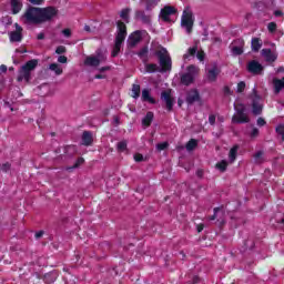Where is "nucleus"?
I'll list each match as a JSON object with an SVG mask.
<instances>
[{
	"mask_svg": "<svg viewBox=\"0 0 284 284\" xmlns=\"http://www.w3.org/2000/svg\"><path fill=\"white\" fill-rule=\"evenodd\" d=\"M155 55L159 59L160 67L154 63L145 64V72H169V70H172V58H170L168 49L160 47L155 51Z\"/></svg>",
	"mask_w": 284,
	"mask_h": 284,
	"instance_id": "nucleus-1",
	"label": "nucleus"
},
{
	"mask_svg": "<svg viewBox=\"0 0 284 284\" xmlns=\"http://www.w3.org/2000/svg\"><path fill=\"white\" fill-rule=\"evenodd\" d=\"M125 37H128V28L125 23L122 21H118V34L115 37V44L112 51V57H118L119 52H121V45L125 41Z\"/></svg>",
	"mask_w": 284,
	"mask_h": 284,
	"instance_id": "nucleus-2",
	"label": "nucleus"
},
{
	"mask_svg": "<svg viewBox=\"0 0 284 284\" xmlns=\"http://www.w3.org/2000/svg\"><path fill=\"white\" fill-rule=\"evenodd\" d=\"M21 21L27 23V24L33 23L36 26L41 23V11H40V8L29 7L24 11V13L22 14Z\"/></svg>",
	"mask_w": 284,
	"mask_h": 284,
	"instance_id": "nucleus-3",
	"label": "nucleus"
},
{
	"mask_svg": "<svg viewBox=\"0 0 284 284\" xmlns=\"http://www.w3.org/2000/svg\"><path fill=\"white\" fill-rule=\"evenodd\" d=\"M37 65H39L38 60H30L24 65H22L18 74V81H26L27 83H30L32 70H34Z\"/></svg>",
	"mask_w": 284,
	"mask_h": 284,
	"instance_id": "nucleus-4",
	"label": "nucleus"
},
{
	"mask_svg": "<svg viewBox=\"0 0 284 284\" xmlns=\"http://www.w3.org/2000/svg\"><path fill=\"white\" fill-rule=\"evenodd\" d=\"M235 114L232 118V123H250V116L245 113V105L236 104Z\"/></svg>",
	"mask_w": 284,
	"mask_h": 284,
	"instance_id": "nucleus-5",
	"label": "nucleus"
},
{
	"mask_svg": "<svg viewBox=\"0 0 284 284\" xmlns=\"http://www.w3.org/2000/svg\"><path fill=\"white\" fill-rule=\"evenodd\" d=\"M57 14H59V10L54 7L40 8V23L52 21Z\"/></svg>",
	"mask_w": 284,
	"mask_h": 284,
	"instance_id": "nucleus-6",
	"label": "nucleus"
},
{
	"mask_svg": "<svg viewBox=\"0 0 284 284\" xmlns=\"http://www.w3.org/2000/svg\"><path fill=\"white\" fill-rule=\"evenodd\" d=\"M181 26L186 30L187 34L192 32V28L194 26V17L192 16V11L190 10L183 11Z\"/></svg>",
	"mask_w": 284,
	"mask_h": 284,
	"instance_id": "nucleus-7",
	"label": "nucleus"
},
{
	"mask_svg": "<svg viewBox=\"0 0 284 284\" xmlns=\"http://www.w3.org/2000/svg\"><path fill=\"white\" fill-rule=\"evenodd\" d=\"M251 101L253 114H261L263 112V99L258 97L255 89L253 90V94L251 95Z\"/></svg>",
	"mask_w": 284,
	"mask_h": 284,
	"instance_id": "nucleus-8",
	"label": "nucleus"
},
{
	"mask_svg": "<svg viewBox=\"0 0 284 284\" xmlns=\"http://www.w3.org/2000/svg\"><path fill=\"white\" fill-rule=\"evenodd\" d=\"M191 57H196L199 61H205V52L199 51L197 47H191L187 49L186 53L183 55V61H190Z\"/></svg>",
	"mask_w": 284,
	"mask_h": 284,
	"instance_id": "nucleus-9",
	"label": "nucleus"
},
{
	"mask_svg": "<svg viewBox=\"0 0 284 284\" xmlns=\"http://www.w3.org/2000/svg\"><path fill=\"white\" fill-rule=\"evenodd\" d=\"M103 61H105V55L103 54L89 55L84 60V65H88L89 68H99Z\"/></svg>",
	"mask_w": 284,
	"mask_h": 284,
	"instance_id": "nucleus-10",
	"label": "nucleus"
},
{
	"mask_svg": "<svg viewBox=\"0 0 284 284\" xmlns=\"http://www.w3.org/2000/svg\"><path fill=\"white\" fill-rule=\"evenodd\" d=\"M173 14H176V10L173 7H164L160 12V19L165 23H170Z\"/></svg>",
	"mask_w": 284,
	"mask_h": 284,
	"instance_id": "nucleus-11",
	"label": "nucleus"
},
{
	"mask_svg": "<svg viewBox=\"0 0 284 284\" xmlns=\"http://www.w3.org/2000/svg\"><path fill=\"white\" fill-rule=\"evenodd\" d=\"M14 26H16V30L9 33V39L11 43L19 42L23 39V34H22L23 28H21L19 23H16Z\"/></svg>",
	"mask_w": 284,
	"mask_h": 284,
	"instance_id": "nucleus-12",
	"label": "nucleus"
},
{
	"mask_svg": "<svg viewBox=\"0 0 284 284\" xmlns=\"http://www.w3.org/2000/svg\"><path fill=\"white\" fill-rule=\"evenodd\" d=\"M161 100L165 102L166 109L170 111L174 105V98H172V90H165L161 93Z\"/></svg>",
	"mask_w": 284,
	"mask_h": 284,
	"instance_id": "nucleus-13",
	"label": "nucleus"
},
{
	"mask_svg": "<svg viewBox=\"0 0 284 284\" xmlns=\"http://www.w3.org/2000/svg\"><path fill=\"white\" fill-rule=\"evenodd\" d=\"M220 74H221V69H219V67H216V64H214L213 67L207 69L206 79L211 83H214V81H216V79L219 78Z\"/></svg>",
	"mask_w": 284,
	"mask_h": 284,
	"instance_id": "nucleus-14",
	"label": "nucleus"
},
{
	"mask_svg": "<svg viewBox=\"0 0 284 284\" xmlns=\"http://www.w3.org/2000/svg\"><path fill=\"white\" fill-rule=\"evenodd\" d=\"M247 68L252 74H261L263 72V65L255 60L251 61Z\"/></svg>",
	"mask_w": 284,
	"mask_h": 284,
	"instance_id": "nucleus-15",
	"label": "nucleus"
},
{
	"mask_svg": "<svg viewBox=\"0 0 284 284\" xmlns=\"http://www.w3.org/2000/svg\"><path fill=\"white\" fill-rule=\"evenodd\" d=\"M141 42V31H135L129 37L130 48L136 47Z\"/></svg>",
	"mask_w": 284,
	"mask_h": 284,
	"instance_id": "nucleus-16",
	"label": "nucleus"
},
{
	"mask_svg": "<svg viewBox=\"0 0 284 284\" xmlns=\"http://www.w3.org/2000/svg\"><path fill=\"white\" fill-rule=\"evenodd\" d=\"M262 55H263L264 59H265L266 61H268L270 63H274V61H276V59H277V57H278L276 53L272 52L271 49H263V50H262Z\"/></svg>",
	"mask_w": 284,
	"mask_h": 284,
	"instance_id": "nucleus-17",
	"label": "nucleus"
},
{
	"mask_svg": "<svg viewBox=\"0 0 284 284\" xmlns=\"http://www.w3.org/2000/svg\"><path fill=\"white\" fill-rule=\"evenodd\" d=\"M22 8H23V2L21 0H11L12 14H19Z\"/></svg>",
	"mask_w": 284,
	"mask_h": 284,
	"instance_id": "nucleus-18",
	"label": "nucleus"
},
{
	"mask_svg": "<svg viewBox=\"0 0 284 284\" xmlns=\"http://www.w3.org/2000/svg\"><path fill=\"white\" fill-rule=\"evenodd\" d=\"M195 101H199V91L196 89H193L189 91L186 97V103H195Z\"/></svg>",
	"mask_w": 284,
	"mask_h": 284,
	"instance_id": "nucleus-19",
	"label": "nucleus"
},
{
	"mask_svg": "<svg viewBox=\"0 0 284 284\" xmlns=\"http://www.w3.org/2000/svg\"><path fill=\"white\" fill-rule=\"evenodd\" d=\"M251 48L253 52H258V50L263 48V41L261 40V38H253L251 41Z\"/></svg>",
	"mask_w": 284,
	"mask_h": 284,
	"instance_id": "nucleus-20",
	"label": "nucleus"
},
{
	"mask_svg": "<svg viewBox=\"0 0 284 284\" xmlns=\"http://www.w3.org/2000/svg\"><path fill=\"white\" fill-rule=\"evenodd\" d=\"M199 72H201V69L194 64L189 65L186 69V74H190L194 79H196V77H199Z\"/></svg>",
	"mask_w": 284,
	"mask_h": 284,
	"instance_id": "nucleus-21",
	"label": "nucleus"
},
{
	"mask_svg": "<svg viewBox=\"0 0 284 284\" xmlns=\"http://www.w3.org/2000/svg\"><path fill=\"white\" fill-rule=\"evenodd\" d=\"M231 51L234 57L241 55L243 52V41H240V45H236L235 43L231 44Z\"/></svg>",
	"mask_w": 284,
	"mask_h": 284,
	"instance_id": "nucleus-22",
	"label": "nucleus"
},
{
	"mask_svg": "<svg viewBox=\"0 0 284 284\" xmlns=\"http://www.w3.org/2000/svg\"><path fill=\"white\" fill-rule=\"evenodd\" d=\"M92 133L89 131H84L82 134V145H92Z\"/></svg>",
	"mask_w": 284,
	"mask_h": 284,
	"instance_id": "nucleus-23",
	"label": "nucleus"
},
{
	"mask_svg": "<svg viewBox=\"0 0 284 284\" xmlns=\"http://www.w3.org/2000/svg\"><path fill=\"white\" fill-rule=\"evenodd\" d=\"M49 70H51V72H54L57 77H61V74H63V68H61L59 63H51L49 65Z\"/></svg>",
	"mask_w": 284,
	"mask_h": 284,
	"instance_id": "nucleus-24",
	"label": "nucleus"
},
{
	"mask_svg": "<svg viewBox=\"0 0 284 284\" xmlns=\"http://www.w3.org/2000/svg\"><path fill=\"white\" fill-rule=\"evenodd\" d=\"M142 101H146L148 103H152V104L156 103L154 98L150 95V90L148 89L142 90Z\"/></svg>",
	"mask_w": 284,
	"mask_h": 284,
	"instance_id": "nucleus-25",
	"label": "nucleus"
},
{
	"mask_svg": "<svg viewBox=\"0 0 284 284\" xmlns=\"http://www.w3.org/2000/svg\"><path fill=\"white\" fill-rule=\"evenodd\" d=\"M154 120V113L148 112L144 119L142 120V125L150 128L152 121Z\"/></svg>",
	"mask_w": 284,
	"mask_h": 284,
	"instance_id": "nucleus-26",
	"label": "nucleus"
},
{
	"mask_svg": "<svg viewBox=\"0 0 284 284\" xmlns=\"http://www.w3.org/2000/svg\"><path fill=\"white\" fill-rule=\"evenodd\" d=\"M135 17L139 21H142V23H150V16L145 14L144 11H136Z\"/></svg>",
	"mask_w": 284,
	"mask_h": 284,
	"instance_id": "nucleus-27",
	"label": "nucleus"
},
{
	"mask_svg": "<svg viewBox=\"0 0 284 284\" xmlns=\"http://www.w3.org/2000/svg\"><path fill=\"white\" fill-rule=\"evenodd\" d=\"M181 83H183L184 85H190V84L194 83V78L189 73H184L181 77Z\"/></svg>",
	"mask_w": 284,
	"mask_h": 284,
	"instance_id": "nucleus-28",
	"label": "nucleus"
},
{
	"mask_svg": "<svg viewBox=\"0 0 284 284\" xmlns=\"http://www.w3.org/2000/svg\"><path fill=\"white\" fill-rule=\"evenodd\" d=\"M239 153V145H234L229 152L230 163H234L236 161V154Z\"/></svg>",
	"mask_w": 284,
	"mask_h": 284,
	"instance_id": "nucleus-29",
	"label": "nucleus"
},
{
	"mask_svg": "<svg viewBox=\"0 0 284 284\" xmlns=\"http://www.w3.org/2000/svg\"><path fill=\"white\" fill-rule=\"evenodd\" d=\"M130 12H132V9L130 8L123 9L120 12V17L125 21V23H130Z\"/></svg>",
	"mask_w": 284,
	"mask_h": 284,
	"instance_id": "nucleus-30",
	"label": "nucleus"
},
{
	"mask_svg": "<svg viewBox=\"0 0 284 284\" xmlns=\"http://www.w3.org/2000/svg\"><path fill=\"white\" fill-rule=\"evenodd\" d=\"M131 92H132L133 99H139V97H141V85L133 84Z\"/></svg>",
	"mask_w": 284,
	"mask_h": 284,
	"instance_id": "nucleus-31",
	"label": "nucleus"
},
{
	"mask_svg": "<svg viewBox=\"0 0 284 284\" xmlns=\"http://www.w3.org/2000/svg\"><path fill=\"white\" fill-rule=\"evenodd\" d=\"M197 145H199V141H196L195 139H191V140L186 143V150H187V152H192V150H194Z\"/></svg>",
	"mask_w": 284,
	"mask_h": 284,
	"instance_id": "nucleus-32",
	"label": "nucleus"
},
{
	"mask_svg": "<svg viewBox=\"0 0 284 284\" xmlns=\"http://www.w3.org/2000/svg\"><path fill=\"white\" fill-rule=\"evenodd\" d=\"M215 168L220 170V172H225V170H227V161L222 160L221 162L216 163Z\"/></svg>",
	"mask_w": 284,
	"mask_h": 284,
	"instance_id": "nucleus-33",
	"label": "nucleus"
},
{
	"mask_svg": "<svg viewBox=\"0 0 284 284\" xmlns=\"http://www.w3.org/2000/svg\"><path fill=\"white\" fill-rule=\"evenodd\" d=\"M138 54L142 61H148V47L142 48Z\"/></svg>",
	"mask_w": 284,
	"mask_h": 284,
	"instance_id": "nucleus-34",
	"label": "nucleus"
},
{
	"mask_svg": "<svg viewBox=\"0 0 284 284\" xmlns=\"http://www.w3.org/2000/svg\"><path fill=\"white\" fill-rule=\"evenodd\" d=\"M118 150L119 152H125L128 150V142L125 141L119 142Z\"/></svg>",
	"mask_w": 284,
	"mask_h": 284,
	"instance_id": "nucleus-35",
	"label": "nucleus"
},
{
	"mask_svg": "<svg viewBox=\"0 0 284 284\" xmlns=\"http://www.w3.org/2000/svg\"><path fill=\"white\" fill-rule=\"evenodd\" d=\"M255 163H263V151H258L254 154Z\"/></svg>",
	"mask_w": 284,
	"mask_h": 284,
	"instance_id": "nucleus-36",
	"label": "nucleus"
},
{
	"mask_svg": "<svg viewBox=\"0 0 284 284\" xmlns=\"http://www.w3.org/2000/svg\"><path fill=\"white\" fill-rule=\"evenodd\" d=\"M85 163V160L83 158H79L75 162V164L72 168H67V170H74L79 168L80 165H83Z\"/></svg>",
	"mask_w": 284,
	"mask_h": 284,
	"instance_id": "nucleus-37",
	"label": "nucleus"
},
{
	"mask_svg": "<svg viewBox=\"0 0 284 284\" xmlns=\"http://www.w3.org/2000/svg\"><path fill=\"white\" fill-rule=\"evenodd\" d=\"M32 6H43L45 0H28Z\"/></svg>",
	"mask_w": 284,
	"mask_h": 284,
	"instance_id": "nucleus-38",
	"label": "nucleus"
},
{
	"mask_svg": "<svg viewBox=\"0 0 284 284\" xmlns=\"http://www.w3.org/2000/svg\"><path fill=\"white\" fill-rule=\"evenodd\" d=\"M67 52V49L64 45H59L57 49H55V54H65Z\"/></svg>",
	"mask_w": 284,
	"mask_h": 284,
	"instance_id": "nucleus-39",
	"label": "nucleus"
},
{
	"mask_svg": "<svg viewBox=\"0 0 284 284\" xmlns=\"http://www.w3.org/2000/svg\"><path fill=\"white\" fill-rule=\"evenodd\" d=\"M277 134L282 135V141H284V124H281L276 128Z\"/></svg>",
	"mask_w": 284,
	"mask_h": 284,
	"instance_id": "nucleus-40",
	"label": "nucleus"
},
{
	"mask_svg": "<svg viewBox=\"0 0 284 284\" xmlns=\"http://www.w3.org/2000/svg\"><path fill=\"white\" fill-rule=\"evenodd\" d=\"M268 32H276V22H270L267 24Z\"/></svg>",
	"mask_w": 284,
	"mask_h": 284,
	"instance_id": "nucleus-41",
	"label": "nucleus"
},
{
	"mask_svg": "<svg viewBox=\"0 0 284 284\" xmlns=\"http://www.w3.org/2000/svg\"><path fill=\"white\" fill-rule=\"evenodd\" d=\"M245 90V83L242 81V82H239L237 83V89H236V92L241 93Z\"/></svg>",
	"mask_w": 284,
	"mask_h": 284,
	"instance_id": "nucleus-42",
	"label": "nucleus"
},
{
	"mask_svg": "<svg viewBox=\"0 0 284 284\" xmlns=\"http://www.w3.org/2000/svg\"><path fill=\"white\" fill-rule=\"evenodd\" d=\"M260 134V131L258 129L254 128L252 131H251V139H256V136H258Z\"/></svg>",
	"mask_w": 284,
	"mask_h": 284,
	"instance_id": "nucleus-43",
	"label": "nucleus"
},
{
	"mask_svg": "<svg viewBox=\"0 0 284 284\" xmlns=\"http://www.w3.org/2000/svg\"><path fill=\"white\" fill-rule=\"evenodd\" d=\"M168 148V142H163L156 145V149L159 150V152L165 150Z\"/></svg>",
	"mask_w": 284,
	"mask_h": 284,
	"instance_id": "nucleus-44",
	"label": "nucleus"
},
{
	"mask_svg": "<svg viewBox=\"0 0 284 284\" xmlns=\"http://www.w3.org/2000/svg\"><path fill=\"white\" fill-rule=\"evenodd\" d=\"M266 123H267V122L265 121V119H263V118H258V119H257V125H258V128L265 126Z\"/></svg>",
	"mask_w": 284,
	"mask_h": 284,
	"instance_id": "nucleus-45",
	"label": "nucleus"
},
{
	"mask_svg": "<svg viewBox=\"0 0 284 284\" xmlns=\"http://www.w3.org/2000/svg\"><path fill=\"white\" fill-rule=\"evenodd\" d=\"M58 62H59V63H68V57H65V55H60V57L58 58Z\"/></svg>",
	"mask_w": 284,
	"mask_h": 284,
	"instance_id": "nucleus-46",
	"label": "nucleus"
},
{
	"mask_svg": "<svg viewBox=\"0 0 284 284\" xmlns=\"http://www.w3.org/2000/svg\"><path fill=\"white\" fill-rule=\"evenodd\" d=\"M0 170H2V172H8L10 170V163L2 164Z\"/></svg>",
	"mask_w": 284,
	"mask_h": 284,
	"instance_id": "nucleus-47",
	"label": "nucleus"
},
{
	"mask_svg": "<svg viewBox=\"0 0 284 284\" xmlns=\"http://www.w3.org/2000/svg\"><path fill=\"white\" fill-rule=\"evenodd\" d=\"M209 123H210L211 125H214V123H216V116H215V115H210V116H209Z\"/></svg>",
	"mask_w": 284,
	"mask_h": 284,
	"instance_id": "nucleus-48",
	"label": "nucleus"
},
{
	"mask_svg": "<svg viewBox=\"0 0 284 284\" xmlns=\"http://www.w3.org/2000/svg\"><path fill=\"white\" fill-rule=\"evenodd\" d=\"M62 34H64V37H67V38H70L72 36V32L70 31V29H64L62 31Z\"/></svg>",
	"mask_w": 284,
	"mask_h": 284,
	"instance_id": "nucleus-49",
	"label": "nucleus"
},
{
	"mask_svg": "<svg viewBox=\"0 0 284 284\" xmlns=\"http://www.w3.org/2000/svg\"><path fill=\"white\" fill-rule=\"evenodd\" d=\"M134 160H135L136 162L143 161V155H142V154H135V155H134Z\"/></svg>",
	"mask_w": 284,
	"mask_h": 284,
	"instance_id": "nucleus-50",
	"label": "nucleus"
},
{
	"mask_svg": "<svg viewBox=\"0 0 284 284\" xmlns=\"http://www.w3.org/2000/svg\"><path fill=\"white\" fill-rule=\"evenodd\" d=\"M0 72H8V67L6 64H1Z\"/></svg>",
	"mask_w": 284,
	"mask_h": 284,
	"instance_id": "nucleus-51",
	"label": "nucleus"
},
{
	"mask_svg": "<svg viewBox=\"0 0 284 284\" xmlns=\"http://www.w3.org/2000/svg\"><path fill=\"white\" fill-rule=\"evenodd\" d=\"M220 209H214V215L210 217V221L216 220V212H219Z\"/></svg>",
	"mask_w": 284,
	"mask_h": 284,
	"instance_id": "nucleus-52",
	"label": "nucleus"
},
{
	"mask_svg": "<svg viewBox=\"0 0 284 284\" xmlns=\"http://www.w3.org/2000/svg\"><path fill=\"white\" fill-rule=\"evenodd\" d=\"M84 31L85 32H92V29L90 28V26L85 24L84 26Z\"/></svg>",
	"mask_w": 284,
	"mask_h": 284,
	"instance_id": "nucleus-53",
	"label": "nucleus"
},
{
	"mask_svg": "<svg viewBox=\"0 0 284 284\" xmlns=\"http://www.w3.org/2000/svg\"><path fill=\"white\" fill-rule=\"evenodd\" d=\"M37 39H39V40H43V39H45V34H43V33H39V34H38V37H37Z\"/></svg>",
	"mask_w": 284,
	"mask_h": 284,
	"instance_id": "nucleus-54",
	"label": "nucleus"
},
{
	"mask_svg": "<svg viewBox=\"0 0 284 284\" xmlns=\"http://www.w3.org/2000/svg\"><path fill=\"white\" fill-rule=\"evenodd\" d=\"M274 14L275 17H283V11H275Z\"/></svg>",
	"mask_w": 284,
	"mask_h": 284,
	"instance_id": "nucleus-55",
	"label": "nucleus"
},
{
	"mask_svg": "<svg viewBox=\"0 0 284 284\" xmlns=\"http://www.w3.org/2000/svg\"><path fill=\"white\" fill-rule=\"evenodd\" d=\"M150 3H152L153 6H158L159 4V0H150Z\"/></svg>",
	"mask_w": 284,
	"mask_h": 284,
	"instance_id": "nucleus-56",
	"label": "nucleus"
},
{
	"mask_svg": "<svg viewBox=\"0 0 284 284\" xmlns=\"http://www.w3.org/2000/svg\"><path fill=\"white\" fill-rule=\"evenodd\" d=\"M95 79H105V75L104 74H97Z\"/></svg>",
	"mask_w": 284,
	"mask_h": 284,
	"instance_id": "nucleus-57",
	"label": "nucleus"
},
{
	"mask_svg": "<svg viewBox=\"0 0 284 284\" xmlns=\"http://www.w3.org/2000/svg\"><path fill=\"white\" fill-rule=\"evenodd\" d=\"M203 224L197 225V232H203Z\"/></svg>",
	"mask_w": 284,
	"mask_h": 284,
	"instance_id": "nucleus-58",
	"label": "nucleus"
},
{
	"mask_svg": "<svg viewBox=\"0 0 284 284\" xmlns=\"http://www.w3.org/2000/svg\"><path fill=\"white\" fill-rule=\"evenodd\" d=\"M105 70H110V67H103L100 69V72H105Z\"/></svg>",
	"mask_w": 284,
	"mask_h": 284,
	"instance_id": "nucleus-59",
	"label": "nucleus"
},
{
	"mask_svg": "<svg viewBox=\"0 0 284 284\" xmlns=\"http://www.w3.org/2000/svg\"><path fill=\"white\" fill-rule=\"evenodd\" d=\"M37 239H41L43 236V232H39L36 234Z\"/></svg>",
	"mask_w": 284,
	"mask_h": 284,
	"instance_id": "nucleus-60",
	"label": "nucleus"
},
{
	"mask_svg": "<svg viewBox=\"0 0 284 284\" xmlns=\"http://www.w3.org/2000/svg\"><path fill=\"white\" fill-rule=\"evenodd\" d=\"M193 283H199V277H194Z\"/></svg>",
	"mask_w": 284,
	"mask_h": 284,
	"instance_id": "nucleus-61",
	"label": "nucleus"
},
{
	"mask_svg": "<svg viewBox=\"0 0 284 284\" xmlns=\"http://www.w3.org/2000/svg\"><path fill=\"white\" fill-rule=\"evenodd\" d=\"M225 222H221V225H223Z\"/></svg>",
	"mask_w": 284,
	"mask_h": 284,
	"instance_id": "nucleus-62",
	"label": "nucleus"
}]
</instances>
